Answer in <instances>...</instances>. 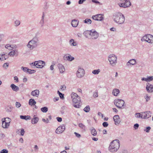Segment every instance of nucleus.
<instances>
[{
	"label": "nucleus",
	"mask_w": 153,
	"mask_h": 153,
	"mask_svg": "<svg viewBox=\"0 0 153 153\" xmlns=\"http://www.w3.org/2000/svg\"><path fill=\"white\" fill-rule=\"evenodd\" d=\"M120 145V141L118 140H114L111 142L108 147V150L111 152H116L119 150Z\"/></svg>",
	"instance_id": "f257e3e1"
},
{
	"label": "nucleus",
	"mask_w": 153,
	"mask_h": 153,
	"mask_svg": "<svg viewBox=\"0 0 153 153\" xmlns=\"http://www.w3.org/2000/svg\"><path fill=\"white\" fill-rule=\"evenodd\" d=\"M113 19L114 22L119 25L124 24L125 21L124 15L119 12L114 13L113 15Z\"/></svg>",
	"instance_id": "f03ea898"
},
{
	"label": "nucleus",
	"mask_w": 153,
	"mask_h": 153,
	"mask_svg": "<svg viewBox=\"0 0 153 153\" xmlns=\"http://www.w3.org/2000/svg\"><path fill=\"white\" fill-rule=\"evenodd\" d=\"M71 96L74 106L76 108H79L81 103L80 97L76 93L74 92L71 93Z\"/></svg>",
	"instance_id": "7ed1b4c3"
},
{
	"label": "nucleus",
	"mask_w": 153,
	"mask_h": 153,
	"mask_svg": "<svg viewBox=\"0 0 153 153\" xmlns=\"http://www.w3.org/2000/svg\"><path fill=\"white\" fill-rule=\"evenodd\" d=\"M39 41L38 38L36 36H35L28 42L27 46L30 50H33L38 45Z\"/></svg>",
	"instance_id": "20e7f679"
},
{
	"label": "nucleus",
	"mask_w": 153,
	"mask_h": 153,
	"mask_svg": "<svg viewBox=\"0 0 153 153\" xmlns=\"http://www.w3.org/2000/svg\"><path fill=\"white\" fill-rule=\"evenodd\" d=\"M108 60L110 62V65L112 66H114L117 63V56L114 54L109 55L108 57Z\"/></svg>",
	"instance_id": "39448f33"
},
{
	"label": "nucleus",
	"mask_w": 153,
	"mask_h": 153,
	"mask_svg": "<svg viewBox=\"0 0 153 153\" xmlns=\"http://www.w3.org/2000/svg\"><path fill=\"white\" fill-rule=\"evenodd\" d=\"M85 33L89 34L90 39H97L99 37V33L94 30H87Z\"/></svg>",
	"instance_id": "423d86ee"
},
{
	"label": "nucleus",
	"mask_w": 153,
	"mask_h": 153,
	"mask_svg": "<svg viewBox=\"0 0 153 153\" xmlns=\"http://www.w3.org/2000/svg\"><path fill=\"white\" fill-rule=\"evenodd\" d=\"M125 102L122 100L116 99L114 101V104L118 108H123Z\"/></svg>",
	"instance_id": "0eeeda50"
},
{
	"label": "nucleus",
	"mask_w": 153,
	"mask_h": 153,
	"mask_svg": "<svg viewBox=\"0 0 153 153\" xmlns=\"http://www.w3.org/2000/svg\"><path fill=\"white\" fill-rule=\"evenodd\" d=\"M120 7L126 8L129 7L131 5V3L129 0H126L123 2L118 4Z\"/></svg>",
	"instance_id": "6e6552de"
},
{
	"label": "nucleus",
	"mask_w": 153,
	"mask_h": 153,
	"mask_svg": "<svg viewBox=\"0 0 153 153\" xmlns=\"http://www.w3.org/2000/svg\"><path fill=\"white\" fill-rule=\"evenodd\" d=\"M85 74V72L84 70L81 68H79L78 70L76 73L77 77L79 78H81L83 77Z\"/></svg>",
	"instance_id": "1a4fd4ad"
},
{
	"label": "nucleus",
	"mask_w": 153,
	"mask_h": 153,
	"mask_svg": "<svg viewBox=\"0 0 153 153\" xmlns=\"http://www.w3.org/2000/svg\"><path fill=\"white\" fill-rule=\"evenodd\" d=\"M65 129V125L63 124L58 127L56 130V133L58 134L62 133Z\"/></svg>",
	"instance_id": "9d476101"
},
{
	"label": "nucleus",
	"mask_w": 153,
	"mask_h": 153,
	"mask_svg": "<svg viewBox=\"0 0 153 153\" xmlns=\"http://www.w3.org/2000/svg\"><path fill=\"white\" fill-rule=\"evenodd\" d=\"M64 60L71 62L74 60V58L71 56L69 54H67L64 55L63 57Z\"/></svg>",
	"instance_id": "9b49d317"
},
{
	"label": "nucleus",
	"mask_w": 153,
	"mask_h": 153,
	"mask_svg": "<svg viewBox=\"0 0 153 153\" xmlns=\"http://www.w3.org/2000/svg\"><path fill=\"white\" fill-rule=\"evenodd\" d=\"M152 113L149 111L142 112L143 119H148L152 116Z\"/></svg>",
	"instance_id": "f8f14e48"
},
{
	"label": "nucleus",
	"mask_w": 153,
	"mask_h": 153,
	"mask_svg": "<svg viewBox=\"0 0 153 153\" xmlns=\"http://www.w3.org/2000/svg\"><path fill=\"white\" fill-rule=\"evenodd\" d=\"M92 18L94 20L98 21H101L103 20V17L102 15L98 14L92 16Z\"/></svg>",
	"instance_id": "ddd939ff"
},
{
	"label": "nucleus",
	"mask_w": 153,
	"mask_h": 153,
	"mask_svg": "<svg viewBox=\"0 0 153 153\" xmlns=\"http://www.w3.org/2000/svg\"><path fill=\"white\" fill-rule=\"evenodd\" d=\"M45 63L44 61L42 60L37 61L36 68H42L45 65Z\"/></svg>",
	"instance_id": "4468645a"
},
{
	"label": "nucleus",
	"mask_w": 153,
	"mask_h": 153,
	"mask_svg": "<svg viewBox=\"0 0 153 153\" xmlns=\"http://www.w3.org/2000/svg\"><path fill=\"white\" fill-rule=\"evenodd\" d=\"M114 123L116 125H118L121 122V120L118 115H115L113 117Z\"/></svg>",
	"instance_id": "2eb2a0df"
},
{
	"label": "nucleus",
	"mask_w": 153,
	"mask_h": 153,
	"mask_svg": "<svg viewBox=\"0 0 153 153\" xmlns=\"http://www.w3.org/2000/svg\"><path fill=\"white\" fill-rule=\"evenodd\" d=\"M146 89L148 93L153 92V85L149 83L146 84Z\"/></svg>",
	"instance_id": "dca6fc26"
},
{
	"label": "nucleus",
	"mask_w": 153,
	"mask_h": 153,
	"mask_svg": "<svg viewBox=\"0 0 153 153\" xmlns=\"http://www.w3.org/2000/svg\"><path fill=\"white\" fill-rule=\"evenodd\" d=\"M2 122V127L4 128H9L10 124L7 122L5 120V119H1Z\"/></svg>",
	"instance_id": "f3484780"
},
{
	"label": "nucleus",
	"mask_w": 153,
	"mask_h": 153,
	"mask_svg": "<svg viewBox=\"0 0 153 153\" xmlns=\"http://www.w3.org/2000/svg\"><path fill=\"white\" fill-rule=\"evenodd\" d=\"M39 94V90L36 89L32 91L31 93V95L37 97H38Z\"/></svg>",
	"instance_id": "a211bd4d"
},
{
	"label": "nucleus",
	"mask_w": 153,
	"mask_h": 153,
	"mask_svg": "<svg viewBox=\"0 0 153 153\" xmlns=\"http://www.w3.org/2000/svg\"><path fill=\"white\" fill-rule=\"evenodd\" d=\"M57 66L59 69L60 73L62 74L65 71V69L64 66L62 64H58Z\"/></svg>",
	"instance_id": "6ab92c4d"
},
{
	"label": "nucleus",
	"mask_w": 153,
	"mask_h": 153,
	"mask_svg": "<svg viewBox=\"0 0 153 153\" xmlns=\"http://www.w3.org/2000/svg\"><path fill=\"white\" fill-rule=\"evenodd\" d=\"M69 43L71 46L77 47L78 46V43L73 39H71L69 41Z\"/></svg>",
	"instance_id": "aec40b11"
},
{
	"label": "nucleus",
	"mask_w": 153,
	"mask_h": 153,
	"mask_svg": "<svg viewBox=\"0 0 153 153\" xmlns=\"http://www.w3.org/2000/svg\"><path fill=\"white\" fill-rule=\"evenodd\" d=\"M153 80V76H147V78L143 77L142 78L141 80L143 81H145L146 82H149Z\"/></svg>",
	"instance_id": "412c9836"
},
{
	"label": "nucleus",
	"mask_w": 153,
	"mask_h": 153,
	"mask_svg": "<svg viewBox=\"0 0 153 153\" xmlns=\"http://www.w3.org/2000/svg\"><path fill=\"white\" fill-rule=\"evenodd\" d=\"M18 54V52L17 50L15 49L13 50L10 52H9L8 53V55L10 56H13L14 55H16V56H17Z\"/></svg>",
	"instance_id": "4be33fe9"
},
{
	"label": "nucleus",
	"mask_w": 153,
	"mask_h": 153,
	"mask_svg": "<svg viewBox=\"0 0 153 153\" xmlns=\"http://www.w3.org/2000/svg\"><path fill=\"white\" fill-rule=\"evenodd\" d=\"M79 22L76 19H73L71 21V25L73 27H76L78 25Z\"/></svg>",
	"instance_id": "5701e85b"
},
{
	"label": "nucleus",
	"mask_w": 153,
	"mask_h": 153,
	"mask_svg": "<svg viewBox=\"0 0 153 153\" xmlns=\"http://www.w3.org/2000/svg\"><path fill=\"white\" fill-rule=\"evenodd\" d=\"M39 120V118L36 115H34L33 117L31 119V123L33 124H36Z\"/></svg>",
	"instance_id": "b1692460"
},
{
	"label": "nucleus",
	"mask_w": 153,
	"mask_h": 153,
	"mask_svg": "<svg viewBox=\"0 0 153 153\" xmlns=\"http://www.w3.org/2000/svg\"><path fill=\"white\" fill-rule=\"evenodd\" d=\"M120 93V91L117 88H114L112 91V94L115 96H118Z\"/></svg>",
	"instance_id": "393cba45"
},
{
	"label": "nucleus",
	"mask_w": 153,
	"mask_h": 153,
	"mask_svg": "<svg viewBox=\"0 0 153 153\" xmlns=\"http://www.w3.org/2000/svg\"><path fill=\"white\" fill-rule=\"evenodd\" d=\"M10 87L14 91H17L19 90V88L18 87L16 86L15 85L12 84L10 85Z\"/></svg>",
	"instance_id": "a878e982"
},
{
	"label": "nucleus",
	"mask_w": 153,
	"mask_h": 153,
	"mask_svg": "<svg viewBox=\"0 0 153 153\" xmlns=\"http://www.w3.org/2000/svg\"><path fill=\"white\" fill-rule=\"evenodd\" d=\"M8 58V56L5 54H0V60L1 61H4Z\"/></svg>",
	"instance_id": "bb28decb"
},
{
	"label": "nucleus",
	"mask_w": 153,
	"mask_h": 153,
	"mask_svg": "<svg viewBox=\"0 0 153 153\" xmlns=\"http://www.w3.org/2000/svg\"><path fill=\"white\" fill-rule=\"evenodd\" d=\"M20 118L21 119H24L26 120H30L31 119V117L29 115H21L20 116Z\"/></svg>",
	"instance_id": "cd10ccee"
},
{
	"label": "nucleus",
	"mask_w": 153,
	"mask_h": 153,
	"mask_svg": "<svg viewBox=\"0 0 153 153\" xmlns=\"http://www.w3.org/2000/svg\"><path fill=\"white\" fill-rule=\"evenodd\" d=\"M149 34L145 35L141 39V41H145L148 42L149 40Z\"/></svg>",
	"instance_id": "c85d7f7f"
},
{
	"label": "nucleus",
	"mask_w": 153,
	"mask_h": 153,
	"mask_svg": "<svg viewBox=\"0 0 153 153\" xmlns=\"http://www.w3.org/2000/svg\"><path fill=\"white\" fill-rule=\"evenodd\" d=\"M144 98L146 102H147L150 100L151 97L150 96H149L148 94H146L144 96Z\"/></svg>",
	"instance_id": "c756f323"
},
{
	"label": "nucleus",
	"mask_w": 153,
	"mask_h": 153,
	"mask_svg": "<svg viewBox=\"0 0 153 153\" xmlns=\"http://www.w3.org/2000/svg\"><path fill=\"white\" fill-rule=\"evenodd\" d=\"M36 103V102L34 99H31L29 100V104L31 106L35 105Z\"/></svg>",
	"instance_id": "7c9ffc66"
},
{
	"label": "nucleus",
	"mask_w": 153,
	"mask_h": 153,
	"mask_svg": "<svg viewBox=\"0 0 153 153\" xmlns=\"http://www.w3.org/2000/svg\"><path fill=\"white\" fill-rule=\"evenodd\" d=\"M149 40L148 42L149 43L152 44L153 43V36L150 35L149 34Z\"/></svg>",
	"instance_id": "2f4dec72"
},
{
	"label": "nucleus",
	"mask_w": 153,
	"mask_h": 153,
	"mask_svg": "<svg viewBox=\"0 0 153 153\" xmlns=\"http://www.w3.org/2000/svg\"><path fill=\"white\" fill-rule=\"evenodd\" d=\"M135 117L137 118H141L143 119L142 115V112L141 113H137L135 114Z\"/></svg>",
	"instance_id": "473e14b6"
},
{
	"label": "nucleus",
	"mask_w": 153,
	"mask_h": 153,
	"mask_svg": "<svg viewBox=\"0 0 153 153\" xmlns=\"http://www.w3.org/2000/svg\"><path fill=\"white\" fill-rule=\"evenodd\" d=\"M91 134L93 136H95L97 134V132L95 129L92 128L91 129Z\"/></svg>",
	"instance_id": "72a5a7b5"
},
{
	"label": "nucleus",
	"mask_w": 153,
	"mask_h": 153,
	"mask_svg": "<svg viewBox=\"0 0 153 153\" xmlns=\"http://www.w3.org/2000/svg\"><path fill=\"white\" fill-rule=\"evenodd\" d=\"M83 22L89 25L91 24L92 21L89 19H86L83 21Z\"/></svg>",
	"instance_id": "f704fd0d"
},
{
	"label": "nucleus",
	"mask_w": 153,
	"mask_h": 153,
	"mask_svg": "<svg viewBox=\"0 0 153 153\" xmlns=\"http://www.w3.org/2000/svg\"><path fill=\"white\" fill-rule=\"evenodd\" d=\"M129 61L130 63H131L132 65H134L136 63V60L134 59H131Z\"/></svg>",
	"instance_id": "c9c22d12"
},
{
	"label": "nucleus",
	"mask_w": 153,
	"mask_h": 153,
	"mask_svg": "<svg viewBox=\"0 0 153 153\" xmlns=\"http://www.w3.org/2000/svg\"><path fill=\"white\" fill-rule=\"evenodd\" d=\"M100 72V69L97 70H94L92 71V73L94 74H98Z\"/></svg>",
	"instance_id": "e433bc0d"
},
{
	"label": "nucleus",
	"mask_w": 153,
	"mask_h": 153,
	"mask_svg": "<svg viewBox=\"0 0 153 153\" xmlns=\"http://www.w3.org/2000/svg\"><path fill=\"white\" fill-rule=\"evenodd\" d=\"M41 111L43 113H46L48 111V108L46 107H44L41 108Z\"/></svg>",
	"instance_id": "4c0bfd02"
},
{
	"label": "nucleus",
	"mask_w": 153,
	"mask_h": 153,
	"mask_svg": "<svg viewBox=\"0 0 153 153\" xmlns=\"http://www.w3.org/2000/svg\"><path fill=\"white\" fill-rule=\"evenodd\" d=\"M90 110V106L89 105L87 106L86 107H85L84 109V111L86 112H89Z\"/></svg>",
	"instance_id": "58836bf2"
},
{
	"label": "nucleus",
	"mask_w": 153,
	"mask_h": 153,
	"mask_svg": "<svg viewBox=\"0 0 153 153\" xmlns=\"http://www.w3.org/2000/svg\"><path fill=\"white\" fill-rule=\"evenodd\" d=\"M93 96L94 98H96L98 97V91H95L93 93Z\"/></svg>",
	"instance_id": "ea45409f"
},
{
	"label": "nucleus",
	"mask_w": 153,
	"mask_h": 153,
	"mask_svg": "<svg viewBox=\"0 0 153 153\" xmlns=\"http://www.w3.org/2000/svg\"><path fill=\"white\" fill-rule=\"evenodd\" d=\"M5 48L9 50H11L13 49V47L10 44H7L5 46Z\"/></svg>",
	"instance_id": "a19ab883"
},
{
	"label": "nucleus",
	"mask_w": 153,
	"mask_h": 153,
	"mask_svg": "<svg viewBox=\"0 0 153 153\" xmlns=\"http://www.w3.org/2000/svg\"><path fill=\"white\" fill-rule=\"evenodd\" d=\"M44 20L41 19L39 22V24L41 27H42L44 26Z\"/></svg>",
	"instance_id": "79ce46f5"
},
{
	"label": "nucleus",
	"mask_w": 153,
	"mask_h": 153,
	"mask_svg": "<svg viewBox=\"0 0 153 153\" xmlns=\"http://www.w3.org/2000/svg\"><path fill=\"white\" fill-rule=\"evenodd\" d=\"M20 24V22L19 20H16L14 22V25L16 27L18 26Z\"/></svg>",
	"instance_id": "37998d69"
},
{
	"label": "nucleus",
	"mask_w": 153,
	"mask_h": 153,
	"mask_svg": "<svg viewBox=\"0 0 153 153\" xmlns=\"http://www.w3.org/2000/svg\"><path fill=\"white\" fill-rule=\"evenodd\" d=\"M66 89V86L65 85H61L60 87V90L61 91H65Z\"/></svg>",
	"instance_id": "c03bdc74"
},
{
	"label": "nucleus",
	"mask_w": 153,
	"mask_h": 153,
	"mask_svg": "<svg viewBox=\"0 0 153 153\" xmlns=\"http://www.w3.org/2000/svg\"><path fill=\"white\" fill-rule=\"evenodd\" d=\"M81 128L83 129H85V126L82 123H79L78 125Z\"/></svg>",
	"instance_id": "a18cd8bd"
},
{
	"label": "nucleus",
	"mask_w": 153,
	"mask_h": 153,
	"mask_svg": "<svg viewBox=\"0 0 153 153\" xmlns=\"http://www.w3.org/2000/svg\"><path fill=\"white\" fill-rule=\"evenodd\" d=\"M57 93L59 94L60 98L61 99H63L64 98V95L63 94H62L61 92H60L59 91H57Z\"/></svg>",
	"instance_id": "49530a36"
},
{
	"label": "nucleus",
	"mask_w": 153,
	"mask_h": 153,
	"mask_svg": "<svg viewBox=\"0 0 153 153\" xmlns=\"http://www.w3.org/2000/svg\"><path fill=\"white\" fill-rule=\"evenodd\" d=\"M3 119H5V121L7 122L10 124L11 121V120L8 117L4 118Z\"/></svg>",
	"instance_id": "de8ad7c7"
},
{
	"label": "nucleus",
	"mask_w": 153,
	"mask_h": 153,
	"mask_svg": "<svg viewBox=\"0 0 153 153\" xmlns=\"http://www.w3.org/2000/svg\"><path fill=\"white\" fill-rule=\"evenodd\" d=\"M20 135L22 136H23L25 133V131L23 129H20Z\"/></svg>",
	"instance_id": "09e8293b"
},
{
	"label": "nucleus",
	"mask_w": 153,
	"mask_h": 153,
	"mask_svg": "<svg viewBox=\"0 0 153 153\" xmlns=\"http://www.w3.org/2000/svg\"><path fill=\"white\" fill-rule=\"evenodd\" d=\"M4 35L2 33H0V42H1L2 39L4 38Z\"/></svg>",
	"instance_id": "8fccbe9b"
},
{
	"label": "nucleus",
	"mask_w": 153,
	"mask_h": 153,
	"mask_svg": "<svg viewBox=\"0 0 153 153\" xmlns=\"http://www.w3.org/2000/svg\"><path fill=\"white\" fill-rule=\"evenodd\" d=\"M150 129L151 127L150 126H148L146 128V129L144 130V131L147 133H149Z\"/></svg>",
	"instance_id": "3c124183"
},
{
	"label": "nucleus",
	"mask_w": 153,
	"mask_h": 153,
	"mask_svg": "<svg viewBox=\"0 0 153 153\" xmlns=\"http://www.w3.org/2000/svg\"><path fill=\"white\" fill-rule=\"evenodd\" d=\"M21 69L24 72H27L28 68L27 67H21Z\"/></svg>",
	"instance_id": "603ef678"
},
{
	"label": "nucleus",
	"mask_w": 153,
	"mask_h": 153,
	"mask_svg": "<svg viewBox=\"0 0 153 153\" xmlns=\"http://www.w3.org/2000/svg\"><path fill=\"white\" fill-rule=\"evenodd\" d=\"M21 106V104L20 103H19V102H16V106L17 108H19Z\"/></svg>",
	"instance_id": "864d4df0"
},
{
	"label": "nucleus",
	"mask_w": 153,
	"mask_h": 153,
	"mask_svg": "<svg viewBox=\"0 0 153 153\" xmlns=\"http://www.w3.org/2000/svg\"><path fill=\"white\" fill-rule=\"evenodd\" d=\"M108 125V123L105 122L102 123V126L105 127H107Z\"/></svg>",
	"instance_id": "5fc2aeb1"
},
{
	"label": "nucleus",
	"mask_w": 153,
	"mask_h": 153,
	"mask_svg": "<svg viewBox=\"0 0 153 153\" xmlns=\"http://www.w3.org/2000/svg\"><path fill=\"white\" fill-rule=\"evenodd\" d=\"M139 126V125L137 123L135 124L134 126V128L135 129H138Z\"/></svg>",
	"instance_id": "6e6d98bb"
},
{
	"label": "nucleus",
	"mask_w": 153,
	"mask_h": 153,
	"mask_svg": "<svg viewBox=\"0 0 153 153\" xmlns=\"http://www.w3.org/2000/svg\"><path fill=\"white\" fill-rule=\"evenodd\" d=\"M1 153H8V151L6 149H3L1 151Z\"/></svg>",
	"instance_id": "4d7b16f0"
},
{
	"label": "nucleus",
	"mask_w": 153,
	"mask_h": 153,
	"mask_svg": "<svg viewBox=\"0 0 153 153\" xmlns=\"http://www.w3.org/2000/svg\"><path fill=\"white\" fill-rule=\"evenodd\" d=\"M85 31L84 33V35L86 37L88 38H90V36H89V34L86 33L85 32L87 31Z\"/></svg>",
	"instance_id": "13d9d810"
},
{
	"label": "nucleus",
	"mask_w": 153,
	"mask_h": 153,
	"mask_svg": "<svg viewBox=\"0 0 153 153\" xmlns=\"http://www.w3.org/2000/svg\"><path fill=\"white\" fill-rule=\"evenodd\" d=\"M74 134L75 135L76 137H77L78 138H79L81 136V135L80 134L76 132H75L74 133Z\"/></svg>",
	"instance_id": "bf43d9fd"
},
{
	"label": "nucleus",
	"mask_w": 153,
	"mask_h": 153,
	"mask_svg": "<svg viewBox=\"0 0 153 153\" xmlns=\"http://www.w3.org/2000/svg\"><path fill=\"white\" fill-rule=\"evenodd\" d=\"M30 64V65H32V66H36V68L37 61H36L33 62H32Z\"/></svg>",
	"instance_id": "052dcab7"
},
{
	"label": "nucleus",
	"mask_w": 153,
	"mask_h": 153,
	"mask_svg": "<svg viewBox=\"0 0 153 153\" xmlns=\"http://www.w3.org/2000/svg\"><path fill=\"white\" fill-rule=\"evenodd\" d=\"M86 0H79L78 1V4H82L84 1H85Z\"/></svg>",
	"instance_id": "680f3d73"
},
{
	"label": "nucleus",
	"mask_w": 153,
	"mask_h": 153,
	"mask_svg": "<svg viewBox=\"0 0 153 153\" xmlns=\"http://www.w3.org/2000/svg\"><path fill=\"white\" fill-rule=\"evenodd\" d=\"M56 119L59 122H61L62 121V118L61 117H57L56 118Z\"/></svg>",
	"instance_id": "e2e57ef3"
},
{
	"label": "nucleus",
	"mask_w": 153,
	"mask_h": 153,
	"mask_svg": "<svg viewBox=\"0 0 153 153\" xmlns=\"http://www.w3.org/2000/svg\"><path fill=\"white\" fill-rule=\"evenodd\" d=\"M42 120L43 121L46 123H48L49 122V120L48 119H42Z\"/></svg>",
	"instance_id": "0e129e2a"
},
{
	"label": "nucleus",
	"mask_w": 153,
	"mask_h": 153,
	"mask_svg": "<svg viewBox=\"0 0 153 153\" xmlns=\"http://www.w3.org/2000/svg\"><path fill=\"white\" fill-rule=\"evenodd\" d=\"M55 64H52L51 65V66H50V70L51 71H53V70L54 69V65Z\"/></svg>",
	"instance_id": "69168bd1"
},
{
	"label": "nucleus",
	"mask_w": 153,
	"mask_h": 153,
	"mask_svg": "<svg viewBox=\"0 0 153 153\" xmlns=\"http://www.w3.org/2000/svg\"><path fill=\"white\" fill-rule=\"evenodd\" d=\"M39 148L37 145H35L34 147V151L36 152H37Z\"/></svg>",
	"instance_id": "338daca9"
},
{
	"label": "nucleus",
	"mask_w": 153,
	"mask_h": 153,
	"mask_svg": "<svg viewBox=\"0 0 153 153\" xmlns=\"http://www.w3.org/2000/svg\"><path fill=\"white\" fill-rule=\"evenodd\" d=\"M3 66L4 68H7L8 66V64L7 63H5L3 65Z\"/></svg>",
	"instance_id": "774afa93"
}]
</instances>
